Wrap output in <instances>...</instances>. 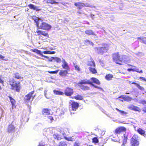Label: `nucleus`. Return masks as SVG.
Listing matches in <instances>:
<instances>
[{
	"label": "nucleus",
	"mask_w": 146,
	"mask_h": 146,
	"mask_svg": "<svg viewBox=\"0 0 146 146\" xmlns=\"http://www.w3.org/2000/svg\"><path fill=\"white\" fill-rule=\"evenodd\" d=\"M90 80L92 82H91L89 80H87L86 79L81 80L78 83V86L81 89L84 91L88 90L90 89V87L86 85L87 84L90 85L95 88L98 89H101L100 87L94 85L93 83H94L97 85H100L101 84L100 82L98 79L95 77H92L90 78Z\"/></svg>",
	"instance_id": "1"
},
{
	"label": "nucleus",
	"mask_w": 146,
	"mask_h": 146,
	"mask_svg": "<svg viewBox=\"0 0 146 146\" xmlns=\"http://www.w3.org/2000/svg\"><path fill=\"white\" fill-rule=\"evenodd\" d=\"M63 64L62 65V66L63 69L65 70H61L59 73V75L62 77H66L67 76V75L69 74V72L70 71V68L67 62L64 59L62 61Z\"/></svg>",
	"instance_id": "2"
},
{
	"label": "nucleus",
	"mask_w": 146,
	"mask_h": 146,
	"mask_svg": "<svg viewBox=\"0 0 146 146\" xmlns=\"http://www.w3.org/2000/svg\"><path fill=\"white\" fill-rule=\"evenodd\" d=\"M125 56L124 55H120L119 52H116L113 54L112 59L116 64L122 65L125 59Z\"/></svg>",
	"instance_id": "3"
},
{
	"label": "nucleus",
	"mask_w": 146,
	"mask_h": 146,
	"mask_svg": "<svg viewBox=\"0 0 146 146\" xmlns=\"http://www.w3.org/2000/svg\"><path fill=\"white\" fill-rule=\"evenodd\" d=\"M11 86V89L16 92H19L21 88V83L19 81L17 82L13 79H10L9 81Z\"/></svg>",
	"instance_id": "4"
},
{
	"label": "nucleus",
	"mask_w": 146,
	"mask_h": 146,
	"mask_svg": "<svg viewBox=\"0 0 146 146\" xmlns=\"http://www.w3.org/2000/svg\"><path fill=\"white\" fill-rule=\"evenodd\" d=\"M30 50L32 52H35L36 54L40 55L42 57H47L46 56H44L42 54L43 53L44 54H54L55 52L54 51H44L42 52L40 50H38L36 48H34L33 49H31Z\"/></svg>",
	"instance_id": "5"
},
{
	"label": "nucleus",
	"mask_w": 146,
	"mask_h": 146,
	"mask_svg": "<svg viewBox=\"0 0 146 146\" xmlns=\"http://www.w3.org/2000/svg\"><path fill=\"white\" fill-rule=\"evenodd\" d=\"M131 146H139V145L138 136L134 134L131 138L130 141Z\"/></svg>",
	"instance_id": "6"
},
{
	"label": "nucleus",
	"mask_w": 146,
	"mask_h": 146,
	"mask_svg": "<svg viewBox=\"0 0 146 146\" xmlns=\"http://www.w3.org/2000/svg\"><path fill=\"white\" fill-rule=\"evenodd\" d=\"M35 33H37L36 36H38L39 38L40 39L42 40H44L43 38V37H42V36L45 37L46 38H49V35L48 33L45 31L42 30H37Z\"/></svg>",
	"instance_id": "7"
},
{
	"label": "nucleus",
	"mask_w": 146,
	"mask_h": 146,
	"mask_svg": "<svg viewBox=\"0 0 146 146\" xmlns=\"http://www.w3.org/2000/svg\"><path fill=\"white\" fill-rule=\"evenodd\" d=\"M103 46L100 48L96 47V48L98 51V53L99 54H103L104 52H107L109 49V46L108 44H102Z\"/></svg>",
	"instance_id": "8"
},
{
	"label": "nucleus",
	"mask_w": 146,
	"mask_h": 146,
	"mask_svg": "<svg viewBox=\"0 0 146 146\" xmlns=\"http://www.w3.org/2000/svg\"><path fill=\"white\" fill-rule=\"evenodd\" d=\"M34 91H33L28 93V94L25 96V98L24 99V101L26 102H29L31 98L32 99V100H33L35 97L36 96V95H35L34 96H33V95L34 94Z\"/></svg>",
	"instance_id": "9"
},
{
	"label": "nucleus",
	"mask_w": 146,
	"mask_h": 146,
	"mask_svg": "<svg viewBox=\"0 0 146 146\" xmlns=\"http://www.w3.org/2000/svg\"><path fill=\"white\" fill-rule=\"evenodd\" d=\"M51 28V26L50 25L45 22H43L40 25L39 29L48 31L50 30Z\"/></svg>",
	"instance_id": "10"
},
{
	"label": "nucleus",
	"mask_w": 146,
	"mask_h": 146,
	"mask_svg": "<svg viewBox=\"0 0 146 146\" xmlns=\"http://www.w3.org/2000/svg\"><path fill=\"white\" fill-rule=\"evenodd\" d=\"M75 6H77L78 9H81L84 7H92V6L88 4H85L84 3L81 2L75 3L74 4Z\"/></svg>",
	"instance_id": "11"
},
{
	"label": "nucleus",
	"mask_w": 146,
	"mask_h": 146,
	"mask_svg": "<svg viewBox=\"0 0 146 146\" xmlns=\"http://www.w3.org/2000/svg\"><path fill=\"white\" fill-rule=\"evenodd\" d=\"M64 94L67 96H70L73 94L74 93L73 90L69 87H67L64 90Z\"/></svg>",
	"instance_id": "12"
},
{
	"label": "nucleus",
	"mask_w": 146,
	"mask_h": 146,
	"mask_svg": "<svg viewBox=\"0 0 146 146\" xmlns=\"http://www.w3.org/2000/svg\"><path fill=\"white\" fill-rule=\"evenodd\" d=\"M126 130V129L125 127L121 126L116 128L115 129L114 133L116 134H119L122 132H125Z\"/></svg>",
	"instance_id": "13"
},
{
	"label": "nucleus",
	"mask_w": 146,
	"mask_h": 146,
	"mask_svg": "<svg viewBox=\"0 0 146 146\" xmlns=\"http://www.w3.org/2000/svg\"><path fill=\"white\" fill-rule=\"evenodd\" d=\"M66 130L69 132V130L68 128H66L59 127L57 129V131L60 133H62L64 137L66 135L65 133L67 132Z\"/></svg>",
	"instance_id": "14"
},
{
	"label": "nucleus",
	"mask_w": 146,
	"mask_h": 146,
	"mask_svg": "<svg viewBox=\"0 0 146 146\" xmlns=\"http://www.w3.org/2000/svg\"><path fill=\"white\" fill-rule=\"evenodd\" d=\"M71 106L72 110L76 111L79 106V104L75 101H73L71 103Z\"/></svg>",
	"instance_id": "15"
},
{
	"label": "nucleus",
	"mask_w": 146,
	"mask_h": 146,
	"mask_svg": "<svg viewBox=\"0 0 146 146\" xmlns=\"http://www.w3.org/2000/svg\"><path fill=\"white\" fill-rule=\"evenodd\" d=\"M128 108L131 110L135 111L140 112L141 111V109L140 108L133 105H131L129 106Z\"/></svg>",
	"instance_id": "16"
},
{
	"label": "nucleus",
	"mask_w": 146,
	"mask_h": 146,
	"mask_svg": "<svg viewBox=\"0 0 146 146\" xmlns=\"http://www.w3.org/2000/svg\"><path fill=\"white\" fill-rule=\"evenodd\" d=\"M28 6L30 9L35 10L36 11H38L40 10V9H39L37 7L32 4H31L29 5Z\"/></svg>",
	"instance_id": "17"
},
{
	"label": "nucleus",
	"mask_w": 146,
	"mask_h": 146,
	"mask_svg": "<svg viewBox=\"0 0 146 146\" xmlns=\"http://www.w3.org/2000/svg\"><path fill=\"white\" fill-rule=\"evenodd\" d=\"M128 136L125 134H123V142L122 144V146H124L127 143L128 139Z\"/></svg>",
	"instance_id": "18"
},
{
	"label": "nucleus",
	"mask_w": 146,
	"mask_h": 146,
	"mask_svg": "<svg viewBox=\"0 0 146 146\" xmlns=\"http://www.w3.org/2000/svg\"><path fill=\"white\" fill-rule=\"evenodd\" d=\"M85 33L88 36L90 35H94L95 36V34L94 32L91 30H87L85 31Z\"/></svg>",
	"instance_id": "19"
},
{
	"label": "nucleus",
	"mask_w": 146,
	"mask_h": 146,
	"mask_svg": "<svg viewBox=\"0 0 146 146\" xmlns=\"http://www.w3.org/2000/svg\"><path fill=\"white\" fill-rule=\"evenodd\" d=\"M87 65L89 66L88 67H96V64L94 60L88 61Z\"/></svg>",
	"instance_id": "20"
},
{
	"label": "nucleus",
	"mask_w": 146,
	"mask_h": 146,
	"mask_svg": "<svg viewBox=\"0 0 146 146\" xmlns=\"http://www.w3.org/2000/svg\"><path fill=\"white\" fill-rule=\"evenodd\" d=\"M88 68L90 72L93 74H96L97 73L96 67H88Z\"/></svg>",
	"instance_id": "21"
},
{
	"label": "nucleus",
	"mask_w": 146,
	"mask_h": 146,
	"mask_svg": "<svg viewBox=\"0 0 146 146\" xmlns=\"http://www.w3.org/2000/svg\"><path fill=\"white\" fill-rule=\"evenodd\" d=\"M119 98L123 99L124 100H131V98L129 96H125L121 95L118 97Z\"/></svg>",
	"instance_id": "22"
},
{
	"label": "nucleus",
	"mask_w": 146,
	"mask_h": 146,
	"mask_svg": "<svg viewBox=\"0 0 146 146\" xmlns=\"http://www.w3.org/2000/svg\"><path fill=\"white\" fill-rule=\"evenodd\" d=\"M137 132L140 134L142 135L145 136L146 135L145 134V131L144 130L142 129L141 128H139L137 130Z\"/></svg>",
	"instance_id": "23"
},
{
	"label": "nucleus",
	"mask_w": 146,
	"mask_h": 146,
	"mask_svg": "<svg viewBox=\"0 0 146 146\" xmlns=\"http://www.w3.org/2000/svg\"><path fill=\"white\" fill-rule=\"evenodd\" d=\"M42 113L43 115H50V110L47 108L43 109L42 111Z\"/></svg>",
	"instance_id": "24"
},
{
	"label": "nucleus",
	"mask_w": 146,
	"mask_h": 146,
	"mask_svg": "<svg viewBox=\"0 0 146 146\" xmlns=\"http://www.w3.org/2000/svg\"><path fill=\"white\" fill-rule=\"evenodd\" d=\"M52 136L54 139H56L58 140H59L62 139L60 135L56 133L54 134Z\"/></svg>",
	"instance_id": "25"
},
{
	"label": "nucleus",
	"mask_w": 146,
	"mask_h": 146,
	"mask_svg": "<svg viewBox=\"0 0 146 146\" xmlns=\"http://www.w3.org/2000/svg\"><path fill=\"white\" fill-rule=\"evenodd\" d=\"M8 97L9 98L10 102L11 103L12 108H13L14 107L15 108L16 106H15V104L16 103L15 100L10 96H8Z\"/></svg>",
	"instance_id": "26"
},
{
	"label": "nucleus",
	"mask_w": 146,
	"mask_h": 146,
	"mask_svg": "<svg viewBox=\"0 0 146 146\" xmlns=\"http://www.w3.org/2000/svg\"><path fill=\"white\" fill-rule=\"evenodd\" d=\"M77 100H83L84 98L81 95L78 94L77 95L74 96L73 98Z\"/></svg>",
	"instance_id": "27"
},
{
	"label": "nucleus",
	"mask_w": 146,
	"mask_h": 146,
	"mask_svg": "<svg viewBox=\"0 0 146 146\" xmlns=\"http://www.w3.org/2000/svg\"><path fill=\"white\" fill-rule=\"evenodd\" d=\"M137 39V40H140L141 42L146 44V37H138Z\"/></svg>",
	"instance_id": "28"
},
{
	"label": "nucleus",
	"mask_w": 146,
	"mask_h": 146,
	"mask_svg": "<svg viewBox=\"0 0 146 146\" xmlns=\"http://www.w3.org/2000/svg\"><path fill=\"white\" fill-rule=\"evenodd\" d=\"M113 78V76L112 74H107L105 76V79L108 80H110Z\"/></svg>",
	"instance_id": "29"
},
{
	"label": "nucleus",
	"mask_w": 146,
	"mask_h": 146,
	"mask_svg": "<svg viewBox=\"0 0 146 146\" xmlns=\"http://www.w3.org/2000/svg\"><path fill=\"white\" fill-rule=\"evenodd\" d=\"M138 70V69H133L132 68H129L127 69V70L129 72H130L131 71H132L133 72L135 71L139 73H142L143 72L142 70H140L139 71V70Z\"/></svg>",
	"instance_id": "30"
},
{
	"label": "nucleus",
	"mask_w": 146,
	"mask_h": 146,
	"mask_svg": "<svg viewBox=\"0 0 146 146\" xmlns=\"http://www.w3.org/2000/svg\"><path fill=\"white\" fill-rule=\"evenodd\" d=\"M15 78L17 79L21 80V79H23V78L22 77H21L19 74V73L18 72L15 73L14 74Z\"/></svg>",
	"instance_id": "31"
},
{
	"label": "nucleus",
	"mask_w": 146,
	"mask_h": 146,
	"mask_svg": "<svg viewBox=\"0 0 146 146\" xmlns=\"http://www.w3.org/2000/svg\"><path fill=\"white\" fill-rule=\"evenodd\" d=\"M15 129V127L13 125L11 124H10L8 126V131L9 133L11 132L12 131H13Z\"/></svg>",
	"instance_id": "32"
},
{
	"label": "nucleus",
	"mask_w": 146,
	"mask_h": 146,
	"mask_svg": "<svg viewBox=\"0 0 146 146\" xmlns=\"http://www.w3.org/2000/svg\"><path fill=\"white\" fill-rule=\"evenodd\" d=\"M53 92L54 94L58 95H63L64 93L63 92L56 90H54Z\"/></svg>",
	"instance_id": "33"
},
{
	"label": "nucleus",
	"mask_w": 146,
	"mask_h": 146,
	"mask_svg": "<svg viewBox=\"0 0 146 146\" xmlns=\"http://www.w3.org/2000/svg\"><path fill=\"white\" fill-rule=\"evenodd\" d=\"M44 1H46V3H50L51 4H58V2H56L54 0H44Z\"/></svg>",
	"instance_id": "34"
},
{
	"label": "nucleus",
	"mask_w": 146,
	"mask_h": 146,
	"mask_svg": "<svg viewBox=\"0 0 146 146\" xmlns=\"http://www.w3.org/2000/svg\"><path fill=\"white\" fill-rule=\"evenodd\" d=\"M84 44L87 45L90 44L91 45H92V46H93L94 45V44L92 42H91L88 40H84Z\"/></svg>",
	"instance_id": "35"
},
{
	"label": "nucleus",
	"mask_w": 146,
	"mask_h": 146,
	"mask_svg": "<svg viewBox=\"0 0 146 146\" xmlns=\"http://www.w3.org/2000/svg\"><path fill=\"white\" fill-rule=\"evenodd\" d=\"M67 144L66 141H61L60 142L58 146H67Z\"/></svg>",
	"instance_id": "36"
},
{
	"label": "nucleus",
	"mask_w": 146,
	"mask_h": 146,
	"mask_svg": "<svg viewBox=\"0 0 146 146\" xmlns=\"http://www.w3.org/2000/svg\"><path fill=\"white\" fill-rule=\"evenodd\" d=\"M115 109L117 111H119L122 115H126L127 114V112L125 111H123L120 110L117 108H116Z\"/></svg>",
	"instance_id": "37"
},
{
	"label": "nucleus",
	"mask_w": 146,
	"mask_h": 146,
	"mask_svg": "<svg viewBox=\"0 0 146 146\" xmlns=\"http://www.w3.org/2000/svg\"><path fill=\"white\" fill-rule=\"evenodd\" d=\"M64 137V139L68 141H73L74 139L72 137H67L65 136Z\"/></svg>",
	"instance_id": "38"
},
{
	"label": "nucleus",
	"mask_w": 146,
	"mask_h": 146,
	"mask_svg": "<svg viewBox=\"0 0 146 146\" xmlns=\"http://www.w3.org/2000/svg\"><path fill=\"white\" fill-rule=\"evenodd\" d=\"M92 142L94 143H97L99 142V140L97 137H94L92 139Z\"/></svg>",
	"instance_id": "39"
},
{
	"label": "nucleus",
	"mask_w": 146,
	"mask_h": 146,
	"mask_svg": "<svg viewBox=\"0 0 146 146\" xmlns=\"http://www.w3.org/2000/svg\"><path fill=\"white\" fill-rule=\"evenodd\" d=\"M74 68L78 72L81 71V69L80 67L78 65H75L74 66Z\"/></svg>",
	"instance_id": "40"
},
{
	"label": "nucleus",
	"mask_w": 146,
	"mask_h": 146,
	"mask_svg": "<svg viewBox=\"0 0 146 146\" xmlns=\"http://www.w3.org/2000/svg\"><path fill=\"white\" fill-rule=\"evenodd\" d=\"M54 60L57 63L60 62L61 61V59L57 57H54Z\"/></svg>",
	"instance_id": "41"
},
{
	"label": "nucleus",
	"mask_w": 146,
	"mask_h": 146,
	"mask_svg": "<svg viewBox=\"0 0 146 146\" xmlns=\"http://www.w3.org/2000/svg\"><path fill=\"white\" fill-rule=\"evenodd\" d=\"M33 19L36 23L38 22V21H39L38 18L35 16H33Z\"/></svg>",
	"instance_id": "42"
},
{
	"label": "nucleus",
	"mask_w": 146,
	"mask_h": 146,
	"mask_svg": "<svg viewBox=\"0 0 146 146\" xmlns=\"http://www.w3.org/2000/svg\"><path fill=\"white\" fill-rule=\"evenodd\" d=\"M33 19L36 23L38 22V21H39L38 18L35 16H33Z\"/></svg>",
	"instance_id": "43"
},
{
	"label": "nucleus",
	"mask_w": 146,
	"mask_h": 146,
	"mask_svg": "<svg viewBox=\"0 0 146 146\" xmlns=\"http://www.w3.org/2000/svg\"><path fill=\"white\" fill-rule=\"evenodd\" d=\"M59 70V69L56 70L55 71H48V73L50 74H56L58 72Z\"/></svg>",
	"instance_id": "44"
},
{
	"label": "nucleus",
	"mask_w": 146,
	"mask_h": 146,
	"mask_svg": "<svg viewBox=\"0 0 146 146\" xmlns=\"http://www.w3.org/2000/svg\"><path fill=\"white\" fill-rule=\"evenodd\" d=\"M137 87L140 90L142 91H144V88L143 87H142L140 85L138 84L137 85Z\"/></svg>",
	"instance_id": "45"
},
{
	"label": "nucleus",
	"mask_w": 146,
	"mask_h": 146,
	"mask_svg": "<svg viewBox=\"0 0 146 146\" xmlns=\"http://www.w3.org/2000/svg\"><path fill=\"white\" fill-rule=\"evenodd\" d=\"M140 103L143 105L146 104V100H141Z\"/></svg>",
	"instance_id": "46"
},
{
	"label": "nucleus",
	"mask_w": 146,
	"mask_h": 146,
	"mask_svg": "<svg viewBox=\"0 0 146 146\" xmlns=\"http://www.w3.org/2000/svg\"><path fill=\"white\" fill-rule=\"evenodd\" d=\"M80 143L76 142H75L74 145V146H79Z\"/></svg>",
	"instance_id": "47"
},
{
	"label": "nucleus",
	"mask_w": 146,
	"mask_h": 146,
	"mask_svg": "<svg viewBox=\"0 0 146 146\" xmlns=\"http://www.w3.org/2000/svg\"><path fill=\"white\" fill-rule=\"evenodd\" d=\"M48 119H50V120L52 121L54 120V119L52 117V116H49L48 117Z\"/></svg>",
	"instance_id": "48"
},
{
	"label": "nucleus",
	"mask_w": 146,
	"mask_h": 146,
	"mask_svg": "<svg viewBox=\"0 0 146 146\" xmlns=\"http://www.w3.org/2000/svg\"><path fill=\"white\" fill-rule=\"evenodd\" d=\"M53 60H54V57H51L50 59H49L48 61L50 62H51Z\"/></svg>",
	"instance_id": "49"
},
{
	"label": "nucleus",
	"mask_w": 146,
	"mask_h": 146,
	"mask_svg": "<svg viewBox=\"0 0 146 146\" xmlns=\"http://www.w3.org/2000/svg\"><path fill=\"white\" fill-rule=\"evenodd\" d=\"M5 56L0 54V58L2 60H4Z\"/></svg>",
	"instance_id": "50"
},
{
	"label": "nucleus",
	"mask_w": 146,
	"mask_h": 146,
	"mask_svg": "<svg viewBox=\"0 0 146 146\" xmlns=\"http://www.w3.org/2000/svg\"><path fill=\"white\" fill-rule=\"evenodd\" d=\"M139 79H141L142 80L145 81L146 82V79H145L144 77H139Z\"/></svg>",
	"instance_id": "51"
},
{
	"label": "nucleus",
	"mask_w": 146,
	"mask_h": 146,
	"mask_svg": "<svg viewBox=\"0 0 146 146\" xmlns=\"http://www.w3.org/2000/svg\"><path fill=\"white\" fill-rule=\"evenodd\" d=\"M36 27L38 28V29H39L40 26H39V21L36 23Z\"/></svg>",
	"instance_id": "52"
},
{
	"label": "nucleus",
	"mask_w": 146,
	"mask_h": 146,
	"mask_svg": "<svg viewBox=\"0 0 146 146\" xmlns=\"http://www.w3.org/2000/svg\"><path fill=\"white\" fill-rule=\"evenodd\" d=\"M0 83L2 84L3 85V84H4V81L1 79V78L0 76Z\"/></svg>",
	"instance_id": "53"
},
{
	"label": "nucleus",
	"mask_w": 146,
	"mask_h": 146,
	"mask_svg": "<svg viewBox=\"0 0 146 146\" xmlns=\"http://www.w3.org/2000/svg\"><path fill=\"white\" fill-rule=\"evenodd\" d=\"M142 111L144 113H146V107H144L142 110Z\"/></svg>",
	"instance_id": "54"
},
{
	"label": "nucleus",
	"mask_w": 146,
	"mask_h": 146,
	"mask_svg": "<svg viewBox=\"0 0 146 146\" xmlns=\"http://www.w3.org/2000/svg\"><path fill=\"white\" fill-rule=\"evenodd\" d=\"M132 84H135V85L136 86H137V85L138 84H137V83H135V82H133L132 83Z\"/></svg>",
	"instance_id": "55"
},
{
	"label": "nucleus",
	"mask_w": 146,
	"mask_h": 146,
	"mask_svg": "<svg viewBox=\"0 0 146 146\" xmlns=\"http://www.w3.org/2000/svg\"><path fill=\"white\" fill-rule=\"evenodd\" d=\"M38 146H44V145H41L40 144H39L38 145Z\"/></svg>",
	"instance_id": "56"
},
{
	"label": "nucleus",
	"mask_w": 146,
	"mask_h": 146,
	"mask_svg": "<svg viewBox=\"0 0 146 146\" xmlns=\"http://www.w3.org/2000/svg\"><path fill=\"white\" fill-rule=\"evenodd\" d=\"M129 66H131L132 67H136L135 66H132L131 65H129Z\"/></svg>",
	"instance_id": "57"
},
{
	"label": "nucleus",
	"mask_w": 146,
	"mask_h": 146,
	"mask_svg": "<svg viewBox=\"0 0 146 146\" xmlns=\"http://www.w3.org/2000/svg\"><path fill=\"white\" fill-rule=\"evenodd\" d=\"M1 89H2L1 87V86H0V90H1Z\"/></svg>",
	"instance_id": "58"
},
{
	"label": "nucleus",
	"mask_w": 146,
	"mask_h": 146,
	"mask_svg": "<svg viewBox=\"0 0 146 146\" xmlns=\"http://www.w3.org/2000/svg\"><path fill=\"white\" fill-rule=\"evenodd\" d=\"M78 12V13H79L80 14V12Z\"/></svg>",
	"instance_id": "59"
},
{
	"label": "nucleus",
	"mask_w": 146,
	"mask_h": 146,
	"mask_svg": "<svg viewBox=\"0 0 146 146\" xmlns=\"http://www.w3.org/2000/svg\"><path fill=\"white\" fill-rule=\"evenodd\" d=\"M126 94H129V93H126Z\"/></svg>",
	"instance_id": "60"
}]
</instances>
